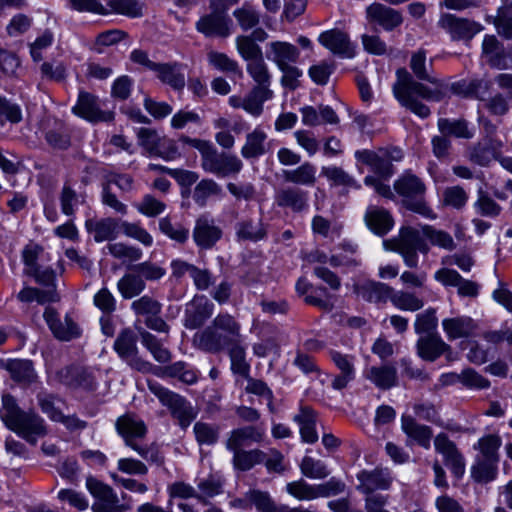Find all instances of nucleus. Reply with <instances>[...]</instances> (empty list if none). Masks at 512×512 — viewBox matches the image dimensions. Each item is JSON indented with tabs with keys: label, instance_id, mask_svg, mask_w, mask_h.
I'll list each match as a JSON object with an SVG mask.
<instances>
[{
	"label": "nucleus",
	"instance_id": "nucleus-1",
	"mask_svg": "<svg viewBox=\"0 0 512 512\" xmlns=\"http://www.w3.org/2000/svg\"><path fill=\"white\" fill-rule=\"evenodd\" d=\"M410 69L417 79L431 83L433 88L416 81L405 68H400L396 72L397 81L393 85L394 96L402 106L415 115L421 118H427L431 113L430 109L427 105L419 101L417 97L428 101L439 102L448 94L447 85L434 77L428 70L426 65V52L424 50H418L412 54Z\"/></svg>",
	"mask_w": 512,
	"mask_h": 512
},
{
	"label": "nucleus",
	"instance_id": "nucleus-2",
	"mask_svg": "<svg viewBox=\"0 0 512 512\" xmlns=\"http://www.w3.org/2000/svg\"><path fill=\"white\" fill-rule=\"evenodd\" d=\"M0 418L8 429L32 445L48 433L44 419L33 410H22L8 393L2 395Z\"/></svg>",
	"mask_w": 512,
	"mask_h": 512
},
{
	"label": "nucleus",
	"instance_id": "nucleus-3",
	"mask_svg": "<svg viewBox=\"0 0 512 512\" xmlns=\"http://www.w3.org/2000/svg\"><path fill=\"white\" fill-rule=\"evenodd\" d=\"M241 335L240 323L228 313H219L208 325L193 336V345L205 352L219 353Z\"/></svg>",
	"mask_w": 512,
	"mask_h": 512
},
{
	"label": "nucleus",
	"instance_id": "nucleus-4",
	"mask_svg": "<svg viewBox=\"0 0 512 512\" xmlns=\"http://www.w3.org/2000/svg\"><path fill=\"white\" fill-rule=\"evenodd\" d=\"M118 434L123 438L127 447L135 451L142 459L162 465L164 457L156 444H143L142 440L147 434L145 423L134 414L120 416L115 423Z\"/></svg>",
	"mask_w": 512,
	"mask_h": 512
},
{
	"label": "nucleus",
	"instance_id": "nucleus-5",
	"mask_svg": "<svg viewBox=\"0 0 512 512\" xmlns=\"http://www.w3.org/2000/svg\"><path fill=\"white\" fill-rule=\"evenodd\" d=\"M393 187L408 209L429 219L436 218V214L424 200L426 185L418 176L405 172L395 180Z\"/></svg>",
	"mask_w": 512,
	"mask_h": 512
},
{
	"label": "nucleus",
	"instance_id": "nucleus-6",
	"mask_svg": "<svg viewBox=\"0 0 512 512\" xmlns=\"http://www.w3.org/2000/svg\"><path fill=\"white\" fill-rule=\"evenodd\" d=\"M422 235V231L415 228L402 227L397 237L384 240L383 245L386 250L399 253L406 266L416 268L419 261L417 252L427 254L429 251V246Z\"/></svg>",
	"mask_w": 512,
	"mask_h": 512
},
{
	"label": "nucleus",
	"instance_id": "nucleus-7",
	"mask_svg": "<svg viewBox=\"0 0 512 512\" xmlns=\"http://www.w3.org/2000/svg\"><path fill=\"white\" fill-rule=\"evenodd\" d=\"M355 158L358 162L368 166L379 178L387 180L394 174L393 162L402 160L403 151L397 147L378 149L377 151L363 149L355 152Z\"/></svg>",
	"mask_w": 512,
	"mask_h": 512
},
{
	"label": "nucleus",
	"instance_id": "nucleus-8",
	"mask_svg": "<svg viewBox=\"0 0 512 512\" xmlns=\"http://www.w3.org/2000/svg\"><path fill=\"white\" fill-rule=\"evenodd\" d=\"M149 391L154 394L163 406H166L171 415L176 418L182 428H187L196 418L192 405L181 395L165 388L156 381L148 380Z\"/></svg>",
	"mask_w": 512,
	"mask_h": 512
},
{
	"label": "nucleus",
	"instance_id": "nucleus-9",
	"mask_svg": "<svg viewBox=\"0 0 512 512\" xmlns=\"http://www.w3.org/2000/svg\"><path fill=\"white\" fill-rule=\"evenodd\" d=\"M201 167L218 177H228L240 173L243 162L234 154L218 152L210 143L201 157Z\"/></svg>",
	"mask_w": 512,
	"mask_h": 512
},
{
	"label": "nucleus",
	"instance_id": "nucleus-10",
	"mask_svg": "<svg viewBox=\"0 0 512 512\" xmlns=\"http://www.w3.org/2000/svg\"><path fill=\"white\" fill-rule=\"evenodd\" d=\"M113 348L118 356L134 370L147 374L154 371V365L139 356L137 335L131 328H125L118 334Z\"/></svg>",
	"mask_w": 512,
	"mask_h": 512
},
{
	"label": "nucleus",
	"instance_id": "nucleus-11",
	"mask_svg": "<svg viewBox=\"0 0 512 512\" xmlns=\"http://www.w3.org/2000/svg\"><path fill=\"white\" fill-rule=\"evenodd\" d=\"M86 488L95 498L91 507L93 512H127L130 510L128 504L119 502L114 489L99 479L88 476L86 478Z\"/></svg>",
	"mask_w": 512,
	"mask_h": 512
},
{
	"label": "nucleus",
	"instance_id": "nucleus-12",
	"mask_svg": "<svg viewBox=\"0 0 512 512\" xmlns=\"http://www.w3.org/2000/svg\"><path fill=\"white\" fill-rule=\"evenodd\" d=\"M438 26L443 29L453 41L469 42L482 31L483 26L469 18L458 17L451 13L440 14Z\"/></svg>",
	"mask_w": 512,
	"mask_h": 512
},
{
	"label": "nucleus",
	"instance_id": "nucleus-13",
	"mask_svg": "<svg viewBox=\"0 0 512 512\" xmlns=\"http://www.w3.org/2000/svg\"><path fill=\"white\" fill-rule=\"evenodd\" d=\"M359 482L356 489L368 496H374L378 490H388L393 482V476L388 468L375 467L374 469H363L356 475Z\"/></svg>",
	"mask_w": 512,
	"mask_h": 512
},
{
	"label": "nucleus",
	"instance_id": "nucleus-14",
	"mask_svg": "<svg viewBox=\"0 0 512 512\" xmlns=\"http://www.w3.org/2000/svg\"><path fill=\"white\" fill-rule=\"evenodd\" d=\"M72 111L90 122H108L113 119V113L102 111L98 98L86 91L79 92L77 103Z\"/></svg>",
	"mask_w": 512,
	"mask_h": 512
},
{
	"label": "nucleus",
	"instance_id": "nucleus-15",
	"mask_svg": "<svg viewBox=\"0 0 512 512\" xmlns=\"http://www.w3.org/2000/svg\"><path fill=\"white\" fill-rule=\"evenodd\" d=\"M434 447L443 456L445 465L455 477H461L465 471V460L455 443L445 433H440L434 439Z\"/></svg>",
	"mask_w": 512,
	"mask_h": 512
},
{
	"label": "nucleus",
	"instance_id": "nucleus-16",
	"mask_svg": "<svg viewBox=\"0 0 512 512\" xmlns=\"http://www.w3.org/2000/svg\"><path fill=\"white\" fill-rule=\"evenodd\" d=\"M318 41L333 54L342 58H353L355 56V47L350 41L349 35L340 29L322 32Z\"/></svg>",
	"mask_w": 512,
	"mask_h": 512
},
{
	"label": "nucleus",
	"instance_id": "nucleus-17",
	"mask_svg": "<svg viewBox=\"0 0 512 512\" xmlns=\"http://www.w3.org/2000/svg\"><path fill=\"white\" fill-rule=\"evenodd\" d=\"M366 18L369 23L377 24L385 31H392L403 23L400 11L378 2L366 8Z\"/></svg>",
	"mask_w": 512,
	"mask_h": 512
},
{
	"label": "nucleus",
	"instance_id": "nucleus-18",
	"mask_svg": "<svg viewBox=\"0 0 512 512\" xmlns=\"http://www.w3.org/2000/svg\"><path fill=\"white\" fill-rule=\"evenodd\" d=\"M214 312V304L205 296H195L185 309L184 326L187 329L201 327Z\"/></svg>",
	"mask_w": 512,
	"mask_h": 512
},
{
	"label": "nucleus",
	"instance_id": "nucleus-19",
	"mask_svg": "<svg viewBox=\"0 0 512 512\" xmlns=\"http://www.w3.org/2000/svg\"><path fill=\"white\" fill-rule=\"evenodd\" d=\"M353 292L366 302L374 304H385L390 301L393 288L383 282L365 280L353 285Z\"/></svg>",
	"mask_w": 512,
	"mask_h": 512
},
{
	"label": "nucleus",
	"instance_id": "nucleus-20",
	"mask_svg": "<svg viewBox=\"0 0 512 512\" xmlns=\"http://www.w3.org/2000/svg\"><path fill=\"white\" fill-rule=\"evenodd\" d=\"M43 317L53 335L59 340L69 341L80 334L78 326L70 316L66 315L62 321L57 311L52 307L45 309Z\"/></svg>",
	"mask_w": 512,
	"mask_h": 512
},
{
	"label": "nucleus",
	"instance_id": "nucleus-21",
	"mask_svg": "<svg viewBox=\"0 0 512 512\" xmlns=\"http://www.w3.org/2000/svg\"><path fill=\"white\" fill-rule=\"evenodd\" d=\"M442 328L447 339L454 341L461 338L475 337L479 326L473 318L461 315L443 319Z\"/></svg>",
	"mask_w": 512,
	"mask_h": 512
},
{
	"label": "nucleus",
	"instance_id": "nucleus-22",
	"mask_svg": "<svg viewBox=\"0 0 512 512\" xmlns=\"http://www.w3.org/2000/svg\"><path fill=\"white\" fill-rule=\"evenodd\" d=\"M195 244L204 250L211 249L222 237V229L214 224L212 219L199 217L193 229Z\"/></svg>",
	"mask_w": 512,
	"mask_h": 512
},
{
	"label": "nucleus",
	"instance_id": "nucleus-23",
	"mask_svg": "<svg viewBox=\"0 0 512 512\" xmlns=\"http://www.w3.org/2000/svg\"><path fill=\"white\" fill-rule=\"evenodd\" d=\"M401 429L407 436V444H417L424 449H429L433 431L431 427L420 424L411 415L401 416Z\"/></svg>",
	"mask_w": 512,
	"mask_h": 512
},
{
	"label": "nucleus",
	"instance_id": "nucleus-24",
	"mask_svg": "<svg viewBox=\"0 0 512 512\" xmlns=\"http://www.w3.org/2000/svg\"><path fill=\"white\" fill-rule=\"evenodd\" d=\"M417 355L429 362L437 360L445 352L451 350L448 345L437 333H431L421 336L416 342Z\"/></svg>",
	"mask_w": 512,
	"mask_h": 512
},
{
	"label": "nucleus",
	"instance_id": "nucleus-25",
	"mask_svg": "<svg viewBox=\"0 0 512 512\" xmlns=\"http://www.w3.org/2000/svg\"><path fill=\"white\" fill-rule=\"evenodd\" d=\"M274 199L278 207L288 208L293 212H302L308 208V193L296 186L279 189Z\"/></svg>",
	"mask_w": 512,
	"mask_h": 512
},
{
	"label": "nucleus",
	"instance_id": "nucleus-26",
	"mask_svg": "<svg viewBox=\"0 0 512 512\" xmlns=\"http://www.w3.org/2000/svg\"><path fill=\"white\" fill-rule=\"evenodd\" d=\"M364 221L367 227L376 235H386L394 226L392 214L385 208L370 205L367 207Z\"/></svg>",
	"mask_w": 512,
	"mask_h": 512
},
{
	"label": "nucleus",
	"instance_id": "nucleus-27",
	"mask_svg": "<svg viewBox=\"0 0 512 512\" xmlns=\"http://www.w3.org/2000/svg\"><path fill=\"white\" fill-rule=\"evenodd\" d=\"M196 29L206 36L227 37L231 33L230 19L222 13H211L199 19Z\"/></svg>",
	"mask_w": 512,
	"mask_h": 512
},
{
	"label": "nucleus",
	"instance_id": "nucleus-28",
	"mask_svg": "<svg viewBox=\"0 0 512 512\" xmlns=\"http://www.w3.org/2000/svg\"><path fill=\"white\" fill-rule=\"evenodd\" d=\"M299 50L288 42L275 41L268 44L266 56L273 61L278 68L292 65L299 58Z\"/></svg>",
	"mask_w": 512,
	"mask_h": 512
},
{
	"label": "nucleus",
	"instance_id": "nucleus-29",
	"mask_svg": "<svg viewBox=\"0 0 512 512\" xmlns=\"http://www.w3.org/2000/svg\"><path fill=\"white\" fill-rule=\"evenodd\" d=\"M364 377L382 390L398 385L397 369L390 364L372 366L364 371Z\"/></svg>",
	"mask_w": 512,
	"mask_h": 512
},
{
	"label": "nucleus",
	"instance_id": "nucleus-30",
	"mask_svg": "<svg viewBox=\"0 0 512 512\" xmlns=\"http://www.w3.org/2000/svg\"><path fill=\"white\" fill-rule=\"evenodd\" d=\"M264 438V430L256 426H244L232 430L226 440V448L230 451L240 450L249 442L259 443Z\"/></svg>",
	"mask_w": 512,
	"mask_h": 512
},
{
	"label": "nucleus",
	"instance_id": "nucleus-31",
	"mask_svg": "<svg viewBox=\"0 0 512 512\" xmlns=\"http://www.w3.org/2000/svg\"><path fill=\"white\" fill-rule=\"evenodd\" d=\"M293 420L300 427V435L303 442L313 444L318 440V434L315 429L316 413L311 407L301 406Z\"/></svg>",
	"mask_w": 512,
	"mask_h": 512
},
{
	"label": "nucleus",
	"instance_id": "nucleus-32",
	"mask_svg": "<svg viewBox=\"0 0 512 512\" xmlns=\"http://www.w3.org/2000/svg\"><path fill=\"white\" fill-rule=\"evenodd\" d=\"M492 87V82L484 78H475L470 80H461L453 84L452 89L455 93L465 97H474L484 101Z\"/></svg>",
	"mask_w": 512,
	"mask_h": 512
},
{
	"label": "nucleus",
	"instance_id": "nucleus-33",
	"mask_svg": "<svg viewBox=\"0 0 512 512\" xmlns=\"http://www.w3.org/2000/svg\"><path fill=\"white\" fill-rule=\"evenodd\" d=\"M502 144L490 137L477 143L470 152V160L480 166H487L498 157Z\"/></svg>",
	"mask_w": 512,
	"mask_h": 512
},
{
	"label": "nucleus",
	"instance_id": "nucleus-34",
	"mask_svg": "<svg viewBox=\"0 0 512 512\" xmlns=\"http://www.w3.org/2000/svg\"><path fill=\"white\" fill-rule=\"evenodd\" d=\"M267 134L256 127L252 132L246 135V141L241 148V155L245 159H257L267 152L266 147Z\"/></svg>",
	"mask_w": 512,
	"mask_h": 512
},
{
	"label": "nucleus",
	"instance_id": "nucleus-35",
	"mask_svg": "<svg viewBox=\"0 0 512 512\" xmlns=\"http://www.w3.org/2000/svg\"><path fill=\"white\" fill-rule=\"evenodd\" d=\"M182 65L177 62L159 63L155 69L157 78L174 90H182L185 87V76L181 71Z\"/></svg>",
	"mask_w": 512,
	"mask_h": 512
},
{
	"label": "nucleus",
	"instance_id": "nucleus-36",
	"mask_svg": "<svg viewBox=\"0 0 512 512\" xmlns=\"http://www.w3.org/2000/svg\"><path fill=\"white\" fill-rule=\"evenodd\" d=\"M482 54L486 62L494 68L506 67V56L503 45L494 35H485L482 43Z\"/></svg>",
	"mask_w": 512,
	"mask_h": 512
},
{
	"label": "nucleus",
	"instance_id": "nucleus-37",
	"mask_svg": "<svg viewBox=\"0 0 512 512\" xmlns=\"http://www.w3.org/2000/svg\"><path fill=\"white\" fill-rule=\"evenodd\" d=\"M235 230L238 241L258 242L267 235L266 227L260 219L242 220L236 224Z\"/></svg>",
	"mask_w": 512,
	"mask_h": 512
},
{
	"label": "nucleus",
	"instance_id": "nucleus-38",
	"mask_svg": "<svg viewBox=\"0 0 512 512\" xmlns=\"http://www.w3.org/2000/svg\"><path fill=\"white\" fill-rule=\"evenodd\" d=\"M283 178L286 182L295 185L313 187L316 184V167L310 162H304L291 170H283Z\"/></svg>",
	"mask_w": 512,
	"mask_h": 512
},
{
	"label": "nucleus",
	"instance_id": "nucleus-39",
	"mask_svg": "<svg viewBox=\"0 0 512 512\" xmlns=\"http://www.w3.org/2000/svg\"><path fill=\"white\" fill-rule=\"evenodd\" d=\"M87 231L93 234L96 242H103L116 238L118 223L113 218H103L99 220L89 219L86 221Z\"/></svg>",
	"mask_w": 512,
	"mask_h": 512
},
{
	"label": "nucleus",
	"instance_id": "nucleus-40",
	"mask_svg": "<svg viewBox=\"0 0 512 512\" xmlns=\"http://www.w3.org/2000/svg\"><path fill=\"white\" fill-rule=\"evenodd\" d=\"M146 288V283L139 273L131 270L125 273L117 282V289L124 299H132L140 295Z\"/></svg>",
	"mask_w": 512,
	"mask_h": 512
},
{
	"label": "nucleus",
	"instance_id": "nucleus-41",
	"mask_svg": "<svg viewBox=\"0 0 512 512\" xmlns=\"http://www.w3.org/2000/svg\"><path fill=\"white\" fill-rule=\"evenodd\" d=\"M9 373L11 378L22 385H29L34 382L36 374L33 369L32 362L29 360H9L4 362V366Z\"/></svg>",
	"mask_w": 512,
	"mask_h": 512
},
{
	"label": "nucleus",
	"instance_id": "nucleus-42",
	"mask_svg": "<svg viewBox=\"0 0 512 512\" xmlns=\"http://www.w3.org/2000/svg\"><path fill=\"white\" fill-rule=\"evenodd\" d=\"M142 345L152 354L159 363H166L171 360L170 351L165 348L160 339L147 330L138 329Z\"/></svg>",
	"mask_w": 512,
	"mask_h": 512
},
{
	"label": "nucleus",
	"instance_id": "nucleus-43",
	"mask_svg": "<svg viewBox=\"0 0 512 512\" xmlns=\"http://www.w3.org/2000/svg\"><path fill=\"white\" fill-rule=\"evenodd\" d=\"M225 349L228 351L233 373L248 377L250 365L246 361V351L242 345V338H239Z\"/></svg>",
	"mask_w": 512,
	"mask_h": 512
},
{
	"label": "nucleus",
	"instance_id": "nucleus-44",
	"mask_svg": "<svg viewBox=\"0 0 512 512\" xmlns=\"http://www.w3.org/2000/svg\"><path fill=\"white\" fill-rule=\"evenodd\" d=\"M273 96L269 88L253 87L244 98V110L257 117L263 111V103Z\"/></svg>",
	"mask_w": 512,
	"mask_h": 512
},
{
	"label": "nucleus",
	"instance_id": "nucleus-45",
	"mask_svg": "<svg viewBox=\"0 0 512 512\" xmlns=\"http://www.w3.org/2000/svg\"><path fill=\"white\" fill-rule=\"evenodd\" d=\"M249 500L260 512H289L291 507L283 504H276L269 493L260 490H251L246 493Z\"/></svg>",
	"mask_w": 512,
	"mask_h": 512
},
{
	"label": "nucleus",
	"instance_id": "nucleus-46",
	"mask_svg": "<svg viewBox=\"0 0 512 512\" xmlns=\"http://www.w3.org/2000/svg\"><path fill=\"white\" fill-rule=\"evenodd\" d=\"M16 297L22 303L36 301L40 305L57 302L59 300V296L55 290H41L30 286H25Z\"/></svg>",
	"mask_w": 512,
	"mask_h": 512
},
{
	"label": "nucleus",
	"instance_id": "nucleus-47",
	"mask_svg": "<svg viewBox=\"0 0 512 512\" xmlns=\"http://www.w3.org/2000/svg\"><path fill=\"white\" fill-rule=\"evenodd\" d=\"M438 129L441 134L454 136L456 138L470 139L473 137V132L468 128V123L464 119L450 120L447 118H440L437 123Z\"/></svg>",
	"mask_w": 512,
	"mask_h": 512
},
{
	"label": "nucleus",
	"instance_id": "nucleus-48",
	"mask_svg": "<svg viewBox=\"0 0 512 512\" xmlns=\"http://www.w3.org/2000/svg\"><path fill=\"white\" fill-rule=\"evenodd\" d=\"M233 464L234 467L241 471H248L256 464H260L265 460V453L259 449L253 450H234Z\"/></svg>",
	"mask_w": 512,
	"mask_h": 512
},
{
	"label": "nucleus",
	"instance_id": "nucleus-49",
	"mask_svg": "<svg viewBox=\"0 0 512 512\" xmlns=\"http://www.w3.org/2000/svg\"><path fill=\"white\" fill-rule=\"evenodd\" d=\"M390 302L399 310L415 312L423 308L424 301L415 293L408 291H395L391 293Z\"/></svg>",
	"mask_w": 512,
	"mask_h": 512
},
{
	"label": "nucleus",
	"instance_id": "nucleus-50",
	"mask_svg": "<svg viewBox=\"0 0 512 512\" xmlns=\"http://www.w3.org/2000/svg\"><path fill=\"white\" fill-rule=\"evenodd\" d=\"M193 432L199 445L212 446L218 442L220 427L217 424L198 421L193 426Z\"/></svg>",
	"mask_w": 512,
	"mask_h": 512
},
{
	"label": "nucleus",
	"instance_id": "nucleus-51",
	"mask_svg": "<svg viewBox=\"0 0 512 512\" xmlns=\"http://www.w3.org/2000/svg\"><path fill=\"white\" fill-rule=\"evenodd\" d=\"M497 463V460L477 458L471 469L473 479L479 483L492 481L497 475Z\"/></svg>",
	"mask_w": 512,
	"mask_h": 512
},
{
	"label": "nucleus",
	"instance_id": "nucleus-52",
	"mask_svg": "<svg viewBox=\"0 0 512 512\" xmlns=\"http://www.w3.org/2000/svg\"><path fill=\"white\" fill-rule=\"evenodd\" d=\"M422 234L434 246L447 251H452L456 248L453 237L446 231L438 230L430 225H424L422 226Z\"/></svg>",
	"mask_w": 512,
	"mask_h": 512
},
{
	"label": "nucleus",
	"instance_id": "nucleus-53",
	"mask_svg": "<svg viewBox=\"0 0 512 512\" xmlns=\"http://www.w3.org/2000/svg\"><path fill=\"white\" fill-rule=\"evenodd\" d=\"M286 492L299 501H311L318 498L317 485L309 484L304 479L287 483Z\"/></svg>",
	"mask_w": 512,
	"mask_h": 512
},
{
	"label": "nucleus",
	"instance_id": "nucleus-54",
	"mask_svg": "<svg viewBox=\"0 0 512 512\" xmlns=\"http://www.w3.org/2000/svg\"><path fill=\"white\" fill-rule=\"evenodd\" d=\"M222 193L221 186L213 179H203L194 188L193 200L199 206H204L211 196H219Z\"/></svg>",
	"mask_w": 512,
	"mask_h": 512
},
{
	"label": "nucleus",
	"instance_id": "nucleus-55",
	"mask_svg": "<svg viewBox=\"0 0 512 512\" xmlns=\"http://www.w3.org/2000/svg\"><path fill=\"white\" fill-rule=\"evenodd\" d=\"M301 473L310 479H324L329 476L330 470L325 462L310 456L303 457L300 463Z\"/></svg>",
	"mask_w": 512,
	"mask_h": 512
},
{
	"label": "nucleus",
	"instance_id": "nucleus-56",
	"mask_svg": "<svg viewBox=\"0 0 512 512\" xmlns=\"http://www.w3.org/2000/svg\"><path fill=\"white\" fill-rule=\"evenodd\" d=\"M321 174L336 186L352 187L360 189L361 185L341 167H322Z\"/></svg>",
	"mask_w": 512,
	"mask_h": 512
},
{
	"label": "nucleus",
	"instance_id": "nucleus-57",
	"mask_svg": "<svg viewBox=\"0 0 512 512\" xmlns=\"http://www.w3.org/2000/svg\"><path fill=\"white\" fill-rule=\"evenodd\" d=\"M131 309L135 315L147 319L155 314H161L162 304L151 296L144 295L132 302Z\"/></svg>",
	"mask_w": 512,
	"mask_h": 512
},
{
	"label": "nucleus",
	"instance_id": "nucleus-58",
	"mask_svg": "<svg viewBox=\"0 0 512 512\" xmlns=\"http://www.w3.org/2000/svg\"><path fill=\"white\" fill-rule=\"evenodd\" d=\"M247 72L256 82L255 87L269 88L271 75L263 57L248 62Z\"/></svg>",
	"mask_w": 512,
	"mask_h": 512
},
{
	"label": "nucleus",
	"instance_id": "nucleus-59",
	"mask_svg": "<svg viewBox=\"0 0 512 512\" xmlns=\"http://www.w3.org/2000/svg\"><path fill=\"white\" fill-rule=\"evenodd\" d=\"M159 230L173 241L185 243L189 237V230L180 223H173L169 217H163L158 222Z\"/></svg>",
	"mask_w": 512,
	"mask_h": 512
},
{
	"label": "nucleus",
	"instance_id": "nucleus-60",
	"mask_svg": "<svg viewBox=\"0 0 512 512\" xmlns=\"http://www.w3.org/2000/svg\"><path fill=\"white\" fill-rule=\"evenodd\" d=\"M501 445V439L497 435H487L479 439L478 443L474 446L475 449L480 451V456L477 458L499 460L498 449Z\"/></svg>",
	"mask_w": 512,
	"mask_h": 512
},
{
	"label": "nucleus",
	"instance_id": "nucleus-61",
	"mask_svg": "<svg viewBox=\"0 0 512 512\" xmlns=\"http://www.w3.org/2000/svg\"><path fill=\"white\" fill-rule=\"evenodd\" d=\"M343 252L334 254L330 257L329 263L333 267H346V268H356L360 266L361 262L354 254L356 253V246L352 244H343L342 245Z\"/></svg>",
	"mask_w": 512,
	"mask_h": 512
},
{
	"label": "nucleus",
	"instance_id": "nucleus-62",
	"mask_svg": "<svg viewBox=\"0 0 512 512\" xmlns=\"http://www.w3.org/2000/svg\"><path fill=\"white\" fill-rule=\"evenodd\" d=\"M454 377L469 389H486L490 386L489 380L472 368H466L461 373L454 374Z\"/></svg>",
	"mask_w": 512,
	"mask_h": 512
},
{
	"label": "nucleus",
	"instance_id": "nucleus-63",
	"mask_svg": "<svg viewBox=\"0 0 512 512\" xmlns=\"http://www.w3.org/2000/svg\"><path fill=\"white\" fill-rule=\"evenodd\" d=\"M236 47L241 57L247 62L263 57L262 49L250 36H238Z\"/></svg>",
	"mask_w": 512,
	"mask_h": 512
},
{
	"label": "nucleus",
	"instance_id": "nucleus-64",
	"mask_svg": "<svg viewBox=\"0 0 512 512\" xmlns=\"http://www.w3.org/2000/svg\"><path fill=\"white\" fill-rule=\"evenodd\" d=\"M474 207L480 215L485 217H497L502 211L501 206L482 189L478 190V198Z\"/></svg>",
	"mask_w": 512,
	"mask_h": 512
}]
</instances>
